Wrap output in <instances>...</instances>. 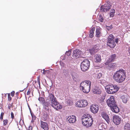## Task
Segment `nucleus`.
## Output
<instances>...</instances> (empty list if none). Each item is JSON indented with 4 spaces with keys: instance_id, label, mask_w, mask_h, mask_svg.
<instances>
[{
    "instance_id": "f257e3e1",
    "label": "nucleus",
    "mask_w": 130,
    "mask_h": 130,
    "mask_svg": "<svg viewBox=\"0 0 130 130\" xmlns=\"http://www.w3.org/2000/svg\"><path fill=\"white\" fill-rule=\"evenodd\" d=\"M126 77V72L122 69H120L117 71L113 75V77L115 80L118 83L123 82Z\"/></svg>"
},
{
    "instance_id": "f03ea898",
    "label": "nucleus",
    "mask_w": 130,
    "mask_h": 130,
    "mask_svg": "<svg viewBox=\"0 0 130 130\" xmlns=\"http://www.w3.org/2000/svg\"><path fill=\"white\" fill-rule=\"evenodd\" d=\"M93 121L91 116L89 114H85L82 117V124L86 127H91L93 124Z\"/></svg>"
},
{
    "instance_id": "7ed1b4c3",
    "label": "nucleus",
    "mask_w": 130,
    "mask_h": 130,
    "mask_svg": "<svg viewBox=\"0 0 130 130\" xmlns=\"http://www.w3.org/2000/svg\"><path fill=\"white\" fill-rule=\"evenodd\" d=\"M48 97L51 101V106L56 110H58L62 108V106L59 104L54 95L52 93L49 94Z\"/></svg>"
},
{
    "instance_id": "20e7f679",
    "label": "nucleus",
    "mask_w": 130,
    "mask_h": 130,
    "mask_svg": "<svg viewBox=\"0 0 130 130\" xmlns=\"http://www.w3.org/2000/svg\"><path fill=\"white\" fill-rule=\"evenodd\" d=\"M91 82L89 80H85L82 82L80 85V88L83 92L88 93L90 91Z\"/></svg>"
},
{
    "instance_id": "39448f33",
    "label": "nucleus",
    "mask_w": 130,
    "mask_h": 130,
    "mask_svg": "<svg viewBox=\"0 0 130 130\" xmlns=\"http://www.w3.org/2000/svg\"><path fill=\"white\" fill-rule=\"evenodd\" d=\"M119 88L118 87L115 85H109L105 87L107 92L108 93L110 94L115 93L118 91Z\"/></svg>"
},
{
    "instance_id": "423d86ee",
    "label": "nucleus",
    "mask_w": 130,
    "mask_h": 130,
    "mask_svg": "<svg viewBox=\"0 0 130 130\" xmlns=\"http://www.w3.org/2000/svg\"><path fill=\"white\" fill-rule=\"evenodd\" d=\"M90 62L88 59H85L82 61L80 65L82 70L83 72L87 71L89 68Z\"/></svg>"
},
{
    "instance_id": "0eeeda50",
    "label": "nucleus",
    "mask_w": 130,
    "mask_h": 130,
    "mask_svg": "<svg viewBox=\"0 0 130 130\" xmlns=\"http://www.w3.org/2000/svg\"><path fill=\"white\" fill-rule=\"evenodd\" d=\"M88 104L87 100L84 99L79 100L75 103L76 106L78 107H85Z\"/></svg>"
},
{
    "instance_id": "6e6552de",
    "label": "nucleus",
    "mask_w": 130,
    "mask_h": 130,
    "mask_svg": "<svg viewBox=\"0 0 130 130\" xmlns=\"http://www.w3.org/2000/svg\"><path fill=\"white\" fill-rule=\"evenodd\" d=\"M107 105L110 107L116 104L115 100V97L113 96H111L106 101Z\"/></svg>"
},
{
    "instance_id": "1a4fd4ad",
    "label": "nucleus",
    "mask_w": 130,
    "mask_h": 130,
    "mask_svg": "<svg viewBox=\"0 0 130 130\" xmlns=\"http://www.w3.org/2000/svg\"><path fill=\"white\" fill-rule=\"evenodd\" d=\"M113 121L116 125L120 124L121 121V119L118 116L115 115L112 117Z\"/></svg>"
},
{
    "instance_id": "9d476101",
    "label": "nucleus",
    "mask_w": 130,
    "mask_h": 130,
    "mask_svg": "<svg viewBox=\"0 0 130 130\" xmlns=\"http://www.w3.org/2000/svg\"><path fill=\"white\" fill-rule=\"evenodd\" d=\"M111 7V5L109 4H107L101 6L100 7V9L104 12H106L109 10Z\"/></svg>"
},
{
    "instance_id": "9b49d317",
    "label": "nucleus",
    "mask_w": 130,
    "mask_h": 130,
    "mask_svg": "<svg viewBox=\"0 0 130 130\" xmlns=\"http://www.w3.org/2000/svg\"><path fill=\"white\" fill-rule=\"evenodd\" d=\"M90 109L92 112L93 113H96L98 112L99 107L98 105L93 104L90 106Z\"/></svg>"
},
{
    "instance_id": "f8f14e48",
    "label": "nucleus",
    "mask_w": 130,
    "mask_h": 130,
    "mask_svg": "<svg viewBox=\"0 0 130 130\" xmlns=\"http://www.w3.org/2000/svg\"><path fill=\"white\" fill-rule=\"evenodd\" d=\"M116 54H114L110 56L107 61L105 62V64L106 65H108L109 63V62L114 61L116 58Z\"/></svg>"
},
{
    "instance_id": "ddd939ff",
    "label": "nucleus",
    "mask_w": 130,
    "mask_h": 130,
    "mask_svg": "<svg viewBox=\"0 0 130 130\" xmlns=\"http://www.w3.org/2000/svg\"><path fill=\"white\" fill-rule=\"evenodd\" d=\"M112 111L115 113H117L120 111V109L116 104L110 107Z\"/></svg>"
},
{
    "instance_id": "4468645a",
    "label": "nucleus",
    "mask_w": 130,
    "mask_h": 130,
    "mask_svg": "<svg viewBox=\"0 0 130 130\" xmlns=\"http://www.w3.org/2000/svg\"><path fill=\"white\" fill-rule=\"evenodd\" d=\"M40 125L42 128L44 130H48V126L47 123L42 121H40Z\"/></svg>"
},
{
    "instance_id": "2eb2a0df",
    "label": "nucleus",
    "mask_w": 130,
    "mask_h": 130,
    "mask_svg": "<svg viewBox=\"0 0 130 130\" xmlns=\"http://www.w3.org/2000/svg\"><path fill=\"white\" fill-rule=\"evenodd\" d=\"M81 51L77 49L74 51L73 54V57L74 58H77L81 54Z\"/></svg>"
},
{
    "instance_id": "dca6fc26",
    "label": "nucleus",
    "mask_w": 130,
    "mask_h": 130,
    "mask_svg": "<svg viewBox=\"0 0 130 130\" xmlns=\"http://www.w3.org/2000/svg\"><path fill=\"white\" fill-rule=\"evenodd\" d=\"M68 121L70 123H73L76 121V116L73 115L70 116L68 117Z\"/></svg>"
},
{
    "instance_id": "f3484780",
    "label": "nucleus",
    "mask_w": 130,
    "mask_h": 130,
    "mask_svg": "<svg viewBox=\"0 0 130 130\" xmlns=\"http://www.w3.org/2000/svg\"><path fill=\"white\" fill-rule=\"evenodd\" d=\"M102 117L108 123L109 122L110 119L108 115L105 112H103L101 114Z\"/></svg>"
},
{
    "instance_id": "a211bd4d",
    "label": "nucleus",
    "mask_w": 130,
    "mask_h": 130,
    "mask_svg": "<svg viewBox=\"0 0 130 130\" xmlns=\"http://www.w3.org/2000/svg\"><path fill=\"white\" fill-rule=\"evenodd\" d=\"M121 99L122 100L123 103L126 104L129 100L128 96L127 95H123L121 96Z\"/></svg>"
},
{
    "instance_id": "6ab92c4d",
    "label": "nucleus",
    "mask_w": 130,
    "mask_h": 130,
    "mask_svg": "<svg viewBox=\"0 0 130 130\" xmlns=\"http://www.w3.org/2000/svg\"><path fill=\"white\" fill-rule=\"evenodd\" d=\"M107 44L111 48H114L116 45L114 40L111 41L107 42Z\"/></svg>"
},
{
    "instance_id": "aec40b11",
    "label": "nucleus",
    "mask_w": 130,
    "mask_h": 130,
    "mask_svg": "<svg viewBox=\"0 0 130 130\" xmlns=\"http://www.w3.org/2000/svg\"><path fill=\"white\" fill-rule=\"evenodd\" d=\"M94 60L96 62H100L101 60V56L98 54H95L94 56Z\"/></svg>"
},
{
    "instance_id": "412c9836",
    "label": "nucleus",
    "mask_w": 130,
    "mask_h": 130,
    "mask_svg": "<svg viewBox=\"0 0 130 130\" xmlns=\"http://www.w3.org/2000/svg\"><path fill=\"white\" fill-rule=\"evenodd\" d=\"M93 92L94 94H100L101 93V90L97 87H95L93 90Z\"/></svg>"
},
{
    "instance_id": "4be33fe9",
    "label": "nucleus",
    "mask_w": 130,
    "mask_h": 130,
    "mask_svg": "<svg viewBox=\"0 0 130 130\" xmlns=\"http://www.w3.org/2000/svg\"><path fill=\"white\" fill-rule=\"evenodd\" d=\"M96 36L97 38H100L101 35V28H98L96 29Z\"/></svg>"
},
{
    "instance_id": "5701e85b",
    "label": "nucleus",
    "mask_w": 130,
    "mask_h": 130,
    "mask_svg": "<svg viewBox=\"0 0 130 130\" xmlns=\"http://www.w3.org/2000/svg\"><path fill=\"white\" fill-rule=\"evenodd\" d=\"M95 30V28L94 27L92 28L90 31L89 37L90 38H92L94 36V32Z\"/></svg>"
},
{
    "instance_id": "b1692460",
    "label": "nucleus",
    "mask_w": 130,
    "mask_h": 130,
    "mask_svg": "<svg viewBox=\"0 0 130 130\" xmlns=\"http://www.w3.org/2000/svg\"><path fill=\"white\" fill-rule=\"evenodd\" d=\"M124 130H130V124L127 123L124 125Z\"/></svg>"
},
{
    "instance_id": "393cba45",
    "label": "nucleus",
    "mask_w": 130,
    "mask_h": 130,
    "mask_svg": "<svg viewBox=\"0 0 130 130\" xmlns=\"http://www.w3.org/2000/svg\"><path fill=\"white\" fill-rule=\"evenodd\" d=\"M114 37L113 35L112 34H110L109 36L107 42L111 41L114 40Z\"/></svg>"
},
{
    "instance_id": "a878e982",
    "label": "nucleus",
    "mask_w": 130,
    "mask_h": 130,
    "mask_svg": "<svg viewBox=\"0 0 130 130\" xmlns=\"http://www.w3.org/2000/svg\"><path fill=\"white\" fill-rule=\"evenodd\" d=\"M48 105V103L47 102H46V103H45L44 104L43 106L44 109L46 110H48L49 109Z\"/></svg>"
},
{
    "instance_id": "bb28decb",
    "label": "nucleus",
    "mask_w": 130,
    "mask_h": 130,
    "mask_svg": "<svg viewBox=\"0 0 130 130\" xmlns=\"http://www.w3.org/2000/svg\"><path fill=\"white\" fill-rule=\"evenodd\" d=\"M115 10L114 9H112L110 11V17H113L114 15L115 14Z\"/></svg>"
},
{
    "instance_id": "cd10ccee",
    "label": "nucleus",
    "mask_w": 130,
    "mask_h": 130,
    "mask_svg": "<svg viewBox=\"0 0 130 130\" xmlns=\"http://www.w3.org/2000/svg\"><path fill=\"white\" fill-rule=\"evenodd\" d=\"M76 74L75 72L73 71H72L71 72V74L73 79L74 78H75V76H76Z\"/></svg>"
},
{
    "instance_id": "c85d7f7f",
    "label": "nucleus",
    "mask_w": 130,
    "mask_h": 130,
    "mask_svg": "<svg viewBox=\"0 0 130 130\" xmlns=\"http://www.w3.org/2000/svg\"><path fill=\"white\" fill-rule=\"evenodd\" d=\"M38 100L40 102L42 103H44L45 102L44 99L42 97H39Z\"/></svg>"
},
{
    "instance_id": "c756f323",
    "label": "nucleus",
    "mask_w": 130,
    "mask_h": 130,
    "mask_svg": "<svg viewBox=\"0 0 130 130\" xmlns=\"http://www.w3.org/2000/svg\"><path fill=\"white\" fill-rule=\"evenodd\" d=\"M108 67L110 68H113L115 66V64L114 63H111V62H109V63L108 64Z\"/></svg>"
},
{
    "instance_id": "7c9ffc66",
    "label": "nucleus",
    "mask_w": 130,
    "mask_h": 130,
    "mask_svg": "<svg viewBox=\"0 0 130 130\" xmlns=\"http://www.w3.org/2000/svg\"><path fill=\"white\" fill-rule=\"evenodd\" d=\"M72 103V102L70 100H68L66 101V104L68 105H70Z\"/></svg>"
},
{
    "instance_id": "2f4dec72",
    "label": "nucleus",
    "mask_w": 130,
    "mask_h": 130,
    "mask_svg": "<svg viewBox=\"0 0 130 130\" xmlns=\"http://www.w3.org/2000/svg\"><path fill=\"white\" fill-rule=\"evenodd\" d=\"M32 117V119L31 121V122L32 123H33L36 120V117L34 115L31 114Z\"/></svg>"
},
{
    "instance_id": "473e14b6",
    "label": "nucleus",
    "mask_w": 130,
    "mask_h": 130,
    "mask_svg": "<svg viewBox=\"0 0 130 130\" xmlns=\"http://www.w3.org/2000/svg\"><path fill=\"white\" fill-rule=\"evenodd\" d=\"M90 52L91 54H92L95 52L94 47H93L90 50Z\"/></svg>"
},
{
    "instance_id": "72a5a7b5",
    "label": "nucleus",
    "mask_w": 130,
    "mask_h": 130,
    "mask_svg": "<svg viewBox=\"0 0 130 130\" xmlns=\"http://www.w3.org/2000/svg\"><path fill=\"white\" fill-rule=\"evenodd\" d=\"M99 19L100 21L101 22H103L104 20L103 17L101 15H99Z\"/></svg>"
},
{
    "instance_id": "f704fd0d",
    "label": "nucleus",
    "mask_w": 130,
    "mask_h": 130,
    "mask_svg": "<svg viewBox=\"0 0 130 130\" xmlns=\"http://www.w3.org/2000/svg\"><path fill=\"white\" fill-rule=\"evenodd\" d=\"M71 54V52L69 50L68 51L66 52L65 54V56H69Z\"/></svg>"
},
{
    "instance_id": "c9c22d12",
    "label": "nucleus",
    "mask_w": 130,
    "mask_h": 130,
    "mask_svg": "<svg viewBox=\"0 0 130 130\" xmlns=\"http://www.w3.org/2000/svg\"><path fill=\"white\" fill-rule=\"evenodd\" d=\"M32 88H29L27 93V95H28L30 94V92L31 91Z\"/></svg>"
},
{
    "instance_id": "e433bc0d",
    "label": "nucleus",
    "mask_w": 130,
    "mask_h": 130,
    "mask_svg": "<svg viewBox=\"0 0 130 130\" xmlns=\"http://www.w3.org/2000/svg\"><path fill=\"white\" fill-rule=\"evenodd\" d=\"M8 122V120L7 119H6L4 120L3 121V125L4 126L7 125Z\"/></svg>"
},
{
    "instance_id": "4c0bfd02",
    "label": "nucleus",
    "mask_w": 130,
    "mask_h": 130,
    "mask_svg": "<svg viewBox=\"0 0 130 130\" xmlns=\"http://www.w3.org/2000/svg\"><path fill=\"white\" fill-rule=\"evenodd\" d=\"M43 71L42 73L44 74H46V73H48L50 72L49 70H46L44 69H43Z\"/></svg>"
},
{
    "instance_id": "58836bf2",
    "label": "nucleus",
    "mask_w": 130,
    "mask_h": 130,
    "mask_svg": "<svg viewBox=\"0 0 130 130\" xmlns=\"http://www.w3.org/2000/svg\"><path fill=\"white\" fill-rule=\"evenodd\" d=\"M99 83L102 85H104L105 83V81L104 80H102L100 81Z\"/></svg>"
},
{
    "instance_id": "ea45409f",
    "label": "nucleus",
    "mask_w": 130,
    "mask_h": 130,
    "mask_svg": "<svg viewBox=\"0 0 130 130\" xmlns=\"http://www.w3.org/2000/svg\"><path fill=\"white\" fill-rule=\"evenodd\" d=\"M8 100L9 101H11V98L10 96V93L8 94Z\"/></svg>"
},
{
    "instance_id": "a19ab883",
    "label": "nucleus",
    "mask_w": 130,
    "mask_h": 130,
    "mask_svg": "<svg viewBox=\"0 0 130 130\" xmlns=\"http://www.w3.org/2000/svg\"><path fill=\"white\" fill-rule=\"evenodd\" d=\"M105 99V97L101 98L99 102L101 103H103V102H104V100Z\"/></svg>"
},
{
    "instance_id": "79ce46f5",
    "label": "nucleus",
    "mask_w": 130,
    "mask_h": 130,
    "mask_svg": "<svg viewBox=\"0 0 130 130\" xmlns=\"http://www.w3.org/2000/svg\"><path fill=\"white\" fill-rule=\"evenodd\" d=\"M37 81L38 84L39 85V86H40V79L39 78V77H37Z\"/></svg>"
},
{
    "instance_id": "37998d69",
    "label": "nucleus",
    "mask_w": 130,
    "mask_h": 130,
    "mask_svg": "<svg viewBox=\"0 0 130 130\" xmlns=\"http://www.w3.org/2000/svg\"><path fill=\"white\" fill-rule=\"evenodd\" d=\"M11 118L13 120L14 118V114L12 112H11L10 113Z\"/></svg>"
},
{
    "instance_id": "c03bdc74",
    "label": "nucleus",
    "mask_w": 130,
    "mask_h": 130,
    "mask_svg": "<svg viewBox=\"0 0 130 130\" xmlns=\"http://www.w3.org/2000/svg\"><path fill=\"white\" fill-rule=\"evenodd\" d=\"M4 113L3 112H2L1 115V117H0V119L1 120H2L3 119V116L4 115Z\"/></svg>"
},
{
    "instance_id": "a18cd8bd",
    "label": "nucleus",
    "mask_w": 130,
    "mask_h": 130,
    "mask_svg": "<svg viewBox=\"0 0 130 130\" xmlns=\"http://www.w3.org/2000/svg\"><path fill=\"white\" fill-rule=\"evenodd\" d=\"M15 92L14 91H12L11 93V95L12 96H13L14 95Z\"/></svg>"
},
{
    "instance_id": "49530a36",
    "label": "nucleus",
    "mask_w": 130,
    "mask_h": 130,
    "mask_svg": "<svg viewBox=\"0 0 130 130\" xmlns=\"http://www.w3.org/2000/svg\"><path fill=\"white\" fill-rule=\"evenodd\" d=\"M11 104H9L8 105V108L9 109H10L11 107Z\"/></svg>"
},
{
    "instance_id": "de8ad7c7",
    "label": "nucleus",
    "mask_w": 130,
    "mask_h": 130,
    "mask_svg": "<svg viewBox=\"0 0 130 130\" xmlns=\"http://www.w3.org/2000/svg\"><path fill=\"white\" fill-rule=\"evenodd\" d=\"M115 42L117 44L118 42V39L117 38L115 39Z\"/></svg>"
},
{
    "instance_id": "09e8293b",
    "label": "nucleus",
    "mask_w": 130,
    "mask_h": 130,
    "mask_svg": "<svg viewBox=\"0 0 130 130\" xmlns=\"http://www.w3.org/2000/svg\"><path fill=\"white\" fill-rule=\"evenodd\" d=\"M32 130V127L31 126H30L29 127L28 130Z\"/></svg>"
},
{
    "instance_id": "8fccbe9b",
    "label": "nucleus",
    "mask_w": 130,
    "mask_h": 130,
    "mask_svg": "<svg viewBox=\"0 0 130 130\" xmlns=\"http://www.w3.org/2000/svg\"><path fill=\"white\" fill-rule=\"evenodd\" d=\"M111 27H110V26H108V27H107V29H108V30H109L110 29H111Z\"/></svg>"
},
{
    "instance_id": "3c124183",
    "label": "nucleus",
    "mask_w": 130,
    "mask_h": 130,
    "mask_svg": "<svg viewBox=\"0 0 130 130\" xmlns=\"http://www.w3.org/2000/svg\"><path fill=\"white\" fill-rule=\"evenodd\" d=\"M102 74L101 73H100L98 74V76H100V77H101L102 76Z\"/></svg>"
},
{
    "instance_id": "603ef678",
    "label": "nucleus",
    "mask_w": 130,
    "mask_h": 130,
    "mask_svg": "<svg viewBox=\"0 0 130 130\" xmlns=\"http://www.w3.org/2000/svg\"><path fill=\"white\" fill-rule=\"evenodd\" d=\"M19 94V93H18V92H17L15 93V94L17 96Z\"/></svg>"
},
{
    "instance_id": "864d4df0",
    "label": "nucleus",
    "mask_w": 130,
    "mask_h": 130,
    "mask_svg": "<svg viewBox=\"0 0 130 130\" xmlns=\"http://www.w3.org/2000/svg\"><path fill=\"white\" fill-rule=\"evenodd\" d=\"M48 100V99H47L46 100V101H47V100Z\"/></svg>"
},
{
    "instance_id": "5fc2aeb1",
    "label": "nucleus",
    "mask_w": 130,
    "mask_h": 130,
    "mask_svg": "<svg viewBox=\"0 0 130 130\" xmlns=\"http://www.w3.org/2000/svg\"><path fill=\"white\" fill-rule=\"evenodd\" d=\"M109 130H113L112 129H109Z\"/></svg>"
},
{
    "instance_id": "6e6d98bb",
    "label": "nucleus",
    "mask_w": 130,
    "mask_h": 130,
    "mask_svg": "<svg viewBox=\"0 0 130 130\" xmlns=\"http://www.w3.org/2000/svg\"><path fill=\"white\" fill-rule=\"evenodd\" d=\"M65 59V58H63V59Z\"/></svg>"
},
{
    "instance_id": "4d7b16f0",
    "label": "nucleus",
    "mask_w": 130,
    "mask_h": 130,
    "mask_svg": "<svg viewBox=\"0 0 130 130\" xmlns=\"http://www.w3.org/2000/svg\"><path fill=\"white\" fill-rule=\"evenodd\" d=\"M35 83H36V81L35 82Z\"/></svg>"
}]
</instances>
